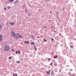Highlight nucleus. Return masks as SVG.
Masks as SVG:
<instances>
[{"label":"nucleus","instance_id":"obj_29","mask_svg":"<svg viewBox=\"0 0 76 76\" xmlns=\"http://www.w3.org/2000/svg\"><path fill=\"white\" fill-rule=\"evenodd\" d=\"M37 38H39V36L37 37Z\"/></svg>","mask_w":76,"mask_h":76},{"label":"nucleus","instance_id":"obj_37","mask_svg":"<svg viewBox=\"0 0 76 76\" xmlns=\"http://www.w3.org/2000/svg\"><path fill=\"white\" fill-rule=\"evenodd\" d=\"M13 76H15V75L14 74H13Z\"/></svg>","mask_w":76,"mask_h":76},{"label":"nucleus","instance_id":"obj_35","mask_svg":"<svg viewBox=\"0 0 76 76\" xmlns=\"http://www.w3.org/2000/svg\"><path fill=\"white\" fill-rule=\"evenodd\" d=\"M34 47H35V45L34 44Z\"/></svg>","mask_w":76,"mask_h":76},{"label":"nucleus","instance_id":"obj_5","mask_svg":"<svg viewBox=\"0 0 76 76\" xmlns=\"http://www.w3.org/2000/svg\"><path fill=\"white\" fill-rule=\"evenodd\" d=\"M14 0H8L9 2H12Z\"/></svg>","mask_w":76,"mask_h":76},{"label":"nucleus","instance_id":"obj_6","mask_svg":"<svg viewBox=\"0 0 76 76\" xmlns=\"http://www.w3.org/2000/svg\"><path fill=\"white\" fill-rule=\"evenodd\" d=\"M10 23L12 25H12H14V23H13V22H12V23H11L10 22Z\"/></svg>","mask_w":76,"mask_h":76},{"label":"nucleus","instance_id":"obj_21","mask_svg":"<svg viewBox=\"0 0 76 76\" xmlns=\"http://www.w3.org/2000/svg\"><path fill=\"white\" fill-rule=\"evenodd\" d=\"M27 42V41H25V43H26Z\"/></svg>","mask_w":76,"mask_h":76},{"label":"nucleus","instance_id":"obj_24","mask_svg":"<svg viewBox=\"0 0 76 76\" xmlns=\"http://www.w3.org/2000/svg\"><path fill=\"white\" fill-rule=\"evenodd\" d=\"M59 36H61V34H59Z\"/></svg>","mask_w":76,"mask_h":76},{"label":"nucleus","instance_id":"obj_16","mask_svg":"<svg viewBox=\"0 0 76 76\" xmlns=\"http://www.w3.org/2000/svg\"><path fill=\"white\" fill-rule=\"evenodd\" d=\"M20 62V61H19L18 62H17V63H19Z\"/></svg>","mask_w":76,"mask_h":76},{"label":"nucleus","instance_id":"obj_40","mask_svg":"<svg viewBox=\"0 0 76 76\" xmlns=\"http://www.w3.org/2000/svg\"><path fill=\"white\" fill-rule=\"evenodd\" d=\"M56 65H57V64H56Z\"/></svg>","mask_w":76,"mask_h":76},{"label":"nucleus","instance_id":"obj_41","mask_svg":"<svg viewBox=\"0 0 76 76\" xmlns=\"http://www.w3.org/2000/svg\"><path fill=\"white\" fill-rule=\"evenodd\" d=\"M28 18V17H27V18Z\"/></svg>","mask_w":76,"mask_h":76},{"label":"nucleus","instance_id":"obj_38","mask_svg":"<svg viewBox=\"0 0 76 76\" xmlns=\"http://www.w3.org/2000/svg\"><path fill=\"white\" fill-rule=\"evenodd\" d=\"M27 12V11H26V12Z\"/></svg>","mask_w":76,"mask_h":76},{"label":"nucleus","instance_id":"obj_36","mask_svg":"<svg viewBox=\"0 0 76 76\" xmlns=\"http://www.w3.org/2000/svg\"><path fill=\"white\" fill-rule=\"evenodd\" d=\"M72 76H75V75H72Z\"/></svg>","mask_w":76,"mask_h":76},{"label":"nucleus","instance_id":"obj_8","mask_svg":"<svg viewBox=\"0 0 76 76\" xmlns=\"http://www.w3.org/2000/svg\"><path fill=\"white\" fill-rule=\"evenodd\" d=\"M19 37H20V38H23V37H22V36L20 35Z\"/></svg>","mask_w":76,"mask_h":76},{"label":"nucleus","instance_id":"obj_25","mask_svg":"<svg viewBox=\"0 0 76 76\" xmlns=\"http://www.w3.org/2000/svg\"><path fill=\"white\" fill-rule=\"evenodd\" d=\"M12 50L13 52H15V51L12 49Z\"/></svg>","mask_w":76,"mask_h":76},{"label":"nucleus","instance_id":"obj_17","mask_svg":"<svg viewBox=\"0 0 76 76\" xmlns=\"http://www.w3.org/2000/svg\"><path fill=\"white\" fill-rule=\"evenodd\" d=\"M44 28H47V27H46V26H45V27H44Z\"/></svg>","mask_w":76,"mask_h":76},{"label":"nucleus","instance_id":"obj_3","mask_svg":"<svg viewBox=\"0 0 76 76\" xmlns=\"http://www.w3.org/2000/svg\"><path fill=\"white\" fill-rule=\"evenodd\" d=\"M11 36L13 37H15V33L13 31H12L11 32Z\"/></svg>","mask_w":76,"mask_h":76},{"label":"nucleus","instance_id":"obj_11","mask_svg":"<svg viewBox=\"0 0 76 76\" xmlns=\"http://www.w3.org/2000/svg\"><path fill=\"white\" fill-rule=\"evenodd\" d=\"M51 76L54 75V74L53 73L52 74H51Z\"/></svg>","mask_w":76,"mask_h":76},{"label":"nucleus","instance_id":"obj_27","mask_svg":"<svg viewBox=\"0 0 76 76\" xmlns=\"http://www.w3.org/2000/svg\"><path fill=\"white\" fill-rule=\"evenodd\" d=\"M15 75L16 76H17V74H16Z\"/></svg>","mask_w":76,"mask_h":76},{"label":"nucleus","instance_id":"obj_4","mask_svg":"<svg viewBox=\"0 0 76 76\" xmlns=\"http://www.w3.org/2000/svg\"><path fill=\"white\" fill-rule=\"evenodd\" d=\"M3 37V36L1 34H0V41H2L3 39H2V37Z\"/></svg>","mask_w":76,"mask_h":76},{"label":"nucleus","instance_id":"obj_31","mask_svg":"<svg viewBox=\"0 0 76 76\" xmlns=\"http://www.w3.org/2000/svg\"><path fill=\"white\" fill-rule=\"evenodd\" d=\"M29 16H30V14L29 15Z\"/></svg>","mask_w":76,"mask_h":76},{"label":"nucleus","instance_id":"obj_33","mask_svg":"<svg viewBox=\"0 0 76 76\" xmlns=\"http://www.w3.org/2000/svg\"><path fill=\"white\" fill-rule=\"evenodd\" d=\"M54 32H56V31H54Z\"/></svg>","mask_w":76,"mask_h":76},{"label":"nucleus","instance_id":"obj_10","mask_svg":"<svg viewBox=\"0 0 76 76\" xmlns=\"http://www.w3.org/2000/svg\"><path fill=\"white\" fill-rule=\"evenodd\" d=\"M31 45H34V42H32V43H31Z\"/></svg>","mask_w":76,"mask_h":76},{"label":"nucleus","instance_id":"obj_39","mask_svg":"<svg viewBox=\"0 0 76 76\" xmlns=\"http://www.w3.org/2000/svg\"><path fill=\"white\" fill-rule=\"evenodd\" d=\"M50 13H51V11L50 12Z\"/></svg>","mask_w":76,"mask_h":76},{"label":"nucleus","instance_id":"obj_42","mask_svg":"<svg viewBox=\"0 0 76 76\" xmlns=\"http://www.w3.org/2000/svg\"><path fill=\"white\" fill-rule=\"evenodd\" d=\"M21 44H22V43H21Z\"/></svg>","mask_w":76,"mask_h":76},{"label":"nucleus","instance_id":"obj_44","mask_svg":"<svg viewBox=\"0 0 76 76\" xmlns=\"http://www.w3.org/2000/svg\"><path fill=\"white\" fill-rule=\"evenodd\" d=\"M53 27V26H51V27Z\"/></svg>","mask_w":76,"mask_h":76},{"label":"nucleus","instance_id":"obj_43","mask_svg":"<svg viewBox=\"0 0 76 76\" xmlns=\"http://www.w3.org/2000/svg\"><path fill=\"white\" fill-rule=\"evenodd\" d=\"M50 21V20H49V21Z\"/></svg>","mask_w":76,"mask_h":76},{"label":"nucleus","instance_id":"obj_26","mask_svg":"<svg viewBox=\"0 0 76 76\" xmlns=\"http://www.w3.org/2000/svg\"><path fill=\"white\" fill-rule=\"evenodd\" d=\"M52 65V63H51L50 64V65Z\"/></svg>","mask_w":76,"mask_h":76},{"label":"nucleus","instance_id":"obj_9","mask_svg":"<svg viewBox=\"0 0 76 76\" xmlns=\"http://www.w3.org/2000/svg\"><path fill=\"white\" fill-rule=\"evenodd\" d=\"M57 57H58V56L57 55H56V56H54V58H57Z\"/></svg>","mask_w":76,"mask_h":76},{"label":"nucleus","instance_id":"obj_2","mask_svg":"<svg viewBox=\"0 0 76 76\" xmlns=\"http://www.w3.org/2000/svg\"><path fill=\"white\" fill-rule=\"evenodd\" d=\"M20 34L18 33L15 34V37L16 39H18L19 38Z\"/></svg>","mask_w":76,"mask_h":76},{"label":"nucleus","instance_id":"obj_15","mask_svg":"<svg viewBox=\"0 0 76 76\" xmlns=\"http://www.w3.org/2000/svg\"><path fill=\"white\" fill-rule=\"evenodd\" d=\"M4 10H6V7H5V8H4Z\"/></svg>","mask_w":76,"mask_h":76},{"label":"nucleus","instance_id":"obj_19","mask_svg":"<svg viewBox=\"0 0 76 76\" xmlns=\"http://www.w3.org/2000/svg\"><path fill=\"white\" fill-rule=\"evenodd\" d=\"M15 52H16V54H18V53L17 51H16Z\"/></svg>","mask_w":76,"mask_h":76},{"label":"nucleus","instance_id":"obj_30","mask_svg":"<svg viewBox=\"0 0 76 76\" xmlns=\"http://www.w3.org/2000/svg\"><path fill=\"white\" fill-rule=\"evenodd\" d=\"M51 72V70H49V72Z\"/></svg>","mask_w":76,"mask_h":76},{"label":"nucleus","instance_id":"obj_14","mask_svg":"<svg viewBox=\"0 0 76 76\" xmlns=\"http://www.w3.org/2000/svg\"><path fill=\"white\" fill-rule=\"evenodd\" d=\"M29 42H27V44H29Z\"/></svg>","mask_w":76,"mask_h":76},{"label":"nucleus","instance_id":"obj_22","mask_svg":"<svg viewBox=\"0 0 76 76\" xmlns=\"http://www.w3.org/2000/svg\"><path fill=\"white\" fill-rule=\"evenodd\" d=\"M34 48H35V49L36 50H37V49H36V48H35V47H34Z\"/></svg>","mask_w":76,"mask_h":76},{"label":"nucleus","instance_id":"obj_23","mask_svg":"<svg viewBox=\"0 0 76 76\" xmlns=\"http://www.w3.org/2000/svg\"><path fill=\"white\" fill-rule=\"evenodd\" d=\"M8 9H10V7H8Z\"/></svg>","mask_w":76,"mask_h":76},{"label":"nucleus","instance_id":"obj_7","mask_svg":"<svg viewBox=\"0 0 76 76\" xmlns=\"http://www.w3.org/2000/svg\"><path fill=\"white\" fill-rule=\"evenodd\" d=\"M47 74L49 75L50 74V72L49 71H47Z\"/></svg>","mask_w":76,"mask_h":76},{"label":"nucleus","instance_id":"obj_20","mask_svg":"<svg viewBox=\"0 0 76 76\" xmlns=\"http://www.w3.org/2000/svg\"><path fill=\"white\" fill-rule=\"evenodd\" d=\"M9 58L10 59H11V57H9Z\"/></svg>","mask_w":76,"mask_h":76},{"label":"nucleus","instance_id":"obj_18","mask_svg":"<svg viewBox=\"0 0 76 76\" xmlns=\"http://www.w3.org/2000/svg\"><path fill=\"white\" fill-rule=\"evenodd\" d=\"M53 40H54L53 39H52V41H53Z\"/></svg>","mask_w":76,"mask_h":76},{"label":"nucleus","instance_id":"obj_28","mask_svg":"<svg viewBox=\"0 0 76 76\" xmlns=\"http://www.w3.org/2000/svg\"><path fill=\"white\" fill-rule=\"evenodd\" d=\"M20 53H20V52H19L18 53H19V54H20Z\"/></svg>","mask_w":76,"mask_h":76},{"label":"nucleus","instance_id":"obj_1","mask_svg":"<svg viewBox=\"0 0 76 76\" xmlns=\"http://www.w3.org/2000/svg\"><path fill=\"white\" fill-rule=\"evenodd\" d=\"M10 49V48L8 46H6L4 47V50L5 51H8Z\"/></svg>","mask_w":76,"mask_h":76},{"label":"nucleus","instance_id":"obj_13","mask_svg":"<svg viewBox=\"0 0 76 76\" xmlns=\"http://www.w3.org/2000/svg\"><path fill=\"white\" fill-rule=\"evenodd\" d=\"M43 40L45 42H47V40L45 39H43Z\"/></svg>","mask_w":76,"mask_h":76},{"label":"nucleus","instance_id":"obj_12","mask_svg":"<svg viewBox=\"0 0 76 76\" xmlns=\"http://www.w3.org/2000/svg\"><path fill=\"white\" fill-rule=\"evenodd\" d=\"M1 26L0 25V30L1 29Z\"/></svg>","mask_w":76,"mask_h":76},{"label":"nucleus","instance_id":"obj_34","mask_svg":"<svg viewBox=\"0 0 76 76\" xmlns=\"http://www.w3.org/2000/svg\"><path fill=\"white\" fill-rule=\"evenodd\" d=\"M18 52H20V51L18 50Z\"/></svg>","mask_w":76,"mask_h":76},{"label":"nucleus","instance_id":"obj_32","mask_svg":"<svg viewBox=\"0 0 76 76\" xmlns=\"http://www.w3.org/2000/svg\"><path fill=\"white\" fill-rule=\"evenodd\" d=\"M48 60H51V59L50 58V59H48Z\"/></svg>","mask_w":76,"mask_h":76}]
</instances>
